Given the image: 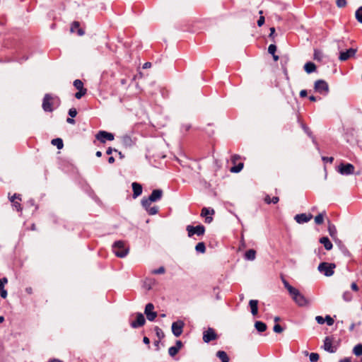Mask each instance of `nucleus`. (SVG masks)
I'll return each mask as SVG.
<instances>
[{
  "label": "nucleus",
  "mask_w": 362,
  "mask_h": 362,
  "mask_svg": "<svg viewBox=\"0 0 362 362\" xmlns=\"http://www.w3.org/2000/svg\"><path fill=\"white\" fill-rule=\"evenodd\" d=\"M143 341L146 344H149V343H150V340H149V339L147 337H144Z\"/></svg>",
  "instance_id": "60"
},
{
  "label": "nucleus",
  "mask_w": 362,
  "mask_h": 362,
  "mask_svg": "<svg viewBox=\"0 0 362 362\" xmlns=\"http://www.w3.org/2000/svg\"><path fill=\"white\" fill-rule=\"evenodd\" d=\"M96 139L100 141L101 143H105L107 140L112 141L114 139V135L112 133L105 132V131H100L95 136Z\"/></svg>",
  "instance_id": "12"
},
{
  "label": "nucleus",
  "mask_w": 362,
  "mask_h": 362,
  "mask_svg": "<svg viewBox=\"0 0 362 362\" xmlns=\"http://www.w3.org/2000/svg\"><path fill=\"white\" fill-rule=\"evenodd\" d=\"M284 287L288 290L292 299L299 306H305L309 304L308 300L297 288L291 286L284 279H282Z\"/></svg>",
  "instance_id": "1"
},
{
  "label": "nucleus",
  "mask_w": 362,
  "mask_h": 362,
  "mask_svg": "<svg viewBox=\"0 0 362 362\" xmlns=\"http://www.w3.org/2000/svg\"><path fill=\"white\" fill-rule=\"evenodd\" d=\"M179 350L178 348L173 346H171L168 349V353L170 356H174L178 353Z\"/></svg>",
  "instance_id": "39"
},
{
  "label": "nucleus",
  "mask_w": 362,
  "mask_h": 362,
  "mask_svg": "<svg viewBox=\"0 0 362 362\" xmlns=\"http://www.w3.org/2000/svg\"><path fill=\"white\" fill-rule=\"evenodd\" d=\"M353 352L357 356H361L362 355V344H358L356 345L353 349Z\"/></svg>",
  "instance_id": "34"
},
{
  "label": "nucleus",
  "mask_w": 362,
  "mask_h": 362,
  "mask_svg": "<svg viewBox=\"0 0 362 362\" xmlns=\"http://www.w3.org/2000/svg\"><path fill=\"white\" fill-rule=\"evenodd\" d=\"M87 92V90L86 89H83V90H79L76 94H75V97L77 98V99H80L81 98L83 95H86Z\"/></svg>",
  "instance_id": "41"
},
{
  "label": "nucleus",
  "mask_w": 362,
  "mask_h": 362,
  "mask_svg": "<svg viewBox=\"0 0 362 362\" xmlns=\"http://www.w3.org/2000/svg\"><path fill=\"white\" fill-rule=\"evenodd\" d=\"M279 199L278 197H273L272 198H271L270 196L267 194L264 197V202L267 204H269L271 203L276 204L279 202Z\"/></svg>",
  "instance_id": "32"
},
{
  "label": "nucleus",
  "mask_w": 362,
  "mask_h": 362,
  "mask_svg": "<svg viewBox=\"0 0 362 362\" xmlns=\"http://www.w3.org/2000/svg\"><path fill=\"white\" fill-rule=\"evenodd\" d=\"M324 349L329 353H334L337 349L332 346V339L327 337L324 340Z\"/></svg>",
  "instance_id": "17"
},
{
  "label": "nucleus",
  "mask_w": 362,
  "mask_h": 362,
  "mask_svg": "<svg viewBox=\"0 0 362 362\" xmlns=\"http://www.w3.org/2000/svg\"><path fill=\"white\" fill-rule=\"evenodd\" d=\"M322 160L324 162H329L330 163H332L334 160V158L333 157H326V156H323L322 157Z\"/></svg>",
  "instance_id": "53"
},
{
  "label": "nucleus",
  "mask_w": 362,
  "mask_h": 362,
  "mask_svg": "<svg viewBox=\"0 0 362 362\" xmlns=\"http://www.w3.org/2000/svg\"><path fill=\"white\" fill-rule=\"evenodd\" d=\"M132 186L133 189V197L136 198L140 196L142 193V186L138 182H133Z\"/></svg>",
  "instance_id": "22"
},
{
  "label": "nucleus",
  "mask_w": 362,
  "mask_h": 362,
  "mask_svg": "<svg viewBox=\"0 0 362 362\" xmlns=\"http://www.w3.org/2000/svg\"><path fill=\"white\" fill-rule=\"evenodd\" d=\"M316 321L318 324L322 325L325 323V318H323L322 316H317L315 317Z\"/></svg>",
  "instance_id": "50"
},
{
  "label": "nucleus",
  "mask_w": 362,
  "mask_h": 362,
  "mask_svg": "<svg viewBox=\"0 0 362 362\" xmlns=\"http://www.w3.org/2000/svg\"><path fill=\"white\" fill-rule=\"evenodd\" d=\"M69 116H71V117H76V115H77V111L75 108H71L69 109Z\"/></svg>",
  "instance_id": "49"
},
{
  "label": "nucleus",
  "mask_w": 362,
  "mask_h": 362,
  "mask_svg": "<svg viewBox=\"0 0 362 362\" xmlns=\"http://www.w3.org/2000/svg\"><path fill=\"white\" fill-rule=\"evenodd\" d=\"M145 318L142 313H136V320L131 322V326L134 328H137L143 326L145 324Z\"/></svg>",
  "instance_id": "15"
},
{
  "label": "nucleus",
  "mask_w": 362,
  "mask_h": 362,
  "mask_svg": "<svg viewBox=\"0 0 362 362\" xmlns=\"http://www.w3.org/2000/svg\"><path fill=\"white\" fill-rule=\"evenodd\" d=\"M313 216L311 214H300L295 216L294 219L298 223H304L311 220Z\"/></svg>",
  "instance_id": "16"
},
{
  "label": "nucleus",
  "mask_w": 362,
  "mask_h": 362,
  "mask_svg": "<svg viewBox=\"0 0 362 362\" xmlns=\"http://www.w3.org/2000/svg\"><path fill=\"white\" fill-rule=\"evenodd\" d=\"M320 243L322 244L327 250H330L332 248V243L327 237H322L320 239Z\"/></svg>",
  "instance_id": "24"
},
{
  "label": "nucleus",
  "mask_w": 362,
  "mask_h": 362,
  "mask_svg": "<svg viewBox=\"0 0 362 362\" xmlns=\"http://www.w3.org/2000/svg\"><path fill=\"white\" fill-rule=\"evenodd\" d=\"M195 250L198 252L204 253L206 251L205 244L202 242L197 244Z\"/></svg>",
  "instance_id": "35"
},
{
  "label": "nucleus",
  "mask_w": 362,
  "mask_h": 362,
  "mask_svg": "<svg viewBox=\"0 0 362 362\" xmlns=\"http://www.w3.org/2000/svg\"><path fill=\"white\" fill-rule=\"evenodd\" d=\"M304 69L308 74H310L316 70V66L314 63L309 62L304 65Z\"/></svg>",
  "instance_id": "26"
},
{
  "label": "nucleus",
  "mask_w": 362,
  "mask_h": 362,
  "mask_svg": "<svg viewBox=\"0 0 362 362\" xmlns=\"http://www.w3.org/2000/svg\"><path fill=\"white\" fill-rule=\"evenodd\" d=\"M355 16L357 21L362 23V6L356 10Z\"/></svg>",
  "instance_id": "37"
},
{
  "label": "nucleus",
  "mask_w": 362,
  "mask_h": 362,
  "mask_svg": "<svg viewBox=\"0 0 362 362\" xmlns=\"http://www.w3.org/2000/svg\"><path fill=\"white\" fill-rule=\"evenodd\" d=\"M8 282V279L6 277H4L0 279V289L4 288L5 284Z\"/></svg>",
  "instance_id": "48"
},
{
  "label": "nucleus",
  "mask_w": 362,
  "mask_h": 362,
  "mask_svg": "<svg viewBox=\"0 0 362 362\" xmlns=\"http://www.w3.org/2000/svg\"><path fill=\"white\" fill-rule=\"evenodd\" d=\"M354 166L351 163H341L338 166V172L341 175H349L354 173Z\"/></svg>",
  "instance_id": "8"
},
{
  "label": "nucleus",
  "mask_w": 362,
  "mask_h": 362,
  "mask_svg": "<svg viewBox=\"0 0 362 362\" xmlns=\"http://www.w3.org/2000/svg\"><path fill=\"white\" fill-rule=\"evenodd\" d=\"M51 143L52 145L56 146L58 149H62L64 146L63 141L59 138L52 139Z\"/></svg>",
  "instance_id": "33"
},
{
  "label": "nucleus",
  "mask_w": 362,
  "mask_h": 362,
  "mask_svg": "<svg viewBox=\"0 0 362 362\" xmlns=\"http://www.w3.org/2000/svg\"><path fill=\"white\" fill-rule=\"evenodd\" d=\"M300 96L301 98L306 97V96H307V90H302L300 92Z\"/></svg>",
  "instance_id": "56"
},
{
  "label": "nucleus",
  "mask_w": 362,
  "mask_h": 362,
  "mask_svg": "<svg viewBox=\"0 0 362 362\" xmlns=\"http://www.w3.org/2000/svg\"><path fill=\"white\" fill-rule=\"evenodd\" d=\"M259 13L260 15H262L263 13V11H259ZM264 23V17L263 16H260L259 20L257 21V25L259 27H261L262 25H263Z\"/></svg>",
  "instance_id": "42"
},
{
  "label": "nucleus",
  "mask_w": 362,
  "mask_h": 362,
  "mask_svg": "<svg viewBox=\"0 0 362 362\" xmlns=\"http://www.w3.org/2000/svg\"><path fill=\"white\" fill-rule=\"evenodd\" d=\"M121 142L125 148L131 147L134 144V141L129 135H124L121 138Z\"/></svg>",
  "instance_id": "20"
},
{
  "label": "nucleus",
  "mask_w": 362,
  "mask_h": 362,
  "mask_svg": "<svg viewBox=\"0 0 362 362\" xmlns=\"http://www.w3.org/2000/svg\"><path fill=\"white\" fill-rule=\"evenodd\" d=\"M154 305L152 303H148L145 307L144 313L149 321H153L157 317V313L153 311Z\"/></svg>",
  "instance_id": "13"
},
{
  "label": "nucleus",
  "mask_w": 362,
  "mask_h": 362,
  "mask_svg": "<svg viewBox=\"0 0 362 362\" xmlns=\"http://www.w3.org/2000/svg\"><path fill=\"white\" fill-rule=\"evenodd\" d=\"M182 346V341H176V344L174 346L178 348V350H180L181 349Z\"/></svg>",
  "instance_id": "55"
},
{
  "label": "nucleus",
  "mask_w": 362,
  "mask_h": 362,
  "mask_svg": "<svg viewBox=\"0 0 362 362\" xmlns=\"http://www.w3.org/2000/svg\"><path fill=\"white\" fill-rule=\"evenodd\" d=\"M151 66V62H146L144 66H143V68L144 69H148V68H150Z\"/></svg>",
  "instance_id": "58"
},
{
  "label": "nucleus",
  "mask_w": 362,
  "mask_h": 362,
  "mask_svg": "<svg viewBox=\"0 0 362 362\" xmlns=\"http://www.w3.org/2000/svg\"><path fill=\"white\" fill-rule=\"evenodd\" d=\"M315 90L320 94L325 95L329 91V86L326 81L318 80L315 83Z\"/></svg>",
  "instance_id": "7"
},
{
  "label": "nucleus",
  "mask_w": 362,
  "mask_h": 362,
  "mask_svg": "<svg viewBox=\"0 0 362 362\" xmlns=\"http://www.w3.org/2000/svg\"><path fill=\"white\" fill-rule=\"evenodd\" d=\"M142 206L146 210L149 215H155L158 212V208L157 206H151V204H145L144 201H141Z\"/></svg>",
  "instance_id": "21"
},
{
  "label": "nucleus",
  "mask_w": 362,
  "mask_h": 362,
  "mask_svg": "<svg viewBox=\"0 0 362 362\" xmlns=\"http://www.w3.org/2000/svg\"><path fill=\"white\" fill-rule=\"evenodd\" d=\"M256 257V251L253 249L248 250L245 254V259L252 261Z\"/></svg>",
  "instance_id": "27"
},
{
  "label": "nucleus",
  "mask_w": 362,
  "mask_h": 362,
  "mask_svg": "<svg viewBox=\"0 0 362 362\" xmlns=\"http://www.w3.org/2000/svg\"><path fill=\"white\" fill-rule=\"evenodd\" d=\"M276 51V46L275 45H270L268 47V52L269 54L274 55Z\"/></svg>",
  "instance_id": "44"
},
{
  "label": "nucleus",
  "mask_w": 362,
  "mask_h": 362,
  "mask_svg": "<svg viewBox=\"0 0 362 362\" xmlns=\"http://www.w3.org/2000/svg\"><path fill=\"white\" fill-rule=\"evenodd\" d=\"M335 267V264L332 263L322 262L318 266V270L326 276H331L334 274Z\"/></svg>",
  "instance_id": "3"
},
{
  "label": "nucleus",
  "mask_w": 362,
  "mask_h": 362,
  "mask_svg": "<svg viewBox=\"0 0 362 362\" xmlns=\"http://www.w3.org/2000/svg\"><path fill=\"white\" fill-rule=\"evenodd\" d=\"M66 122L69 124H74L75 122L74 119L72 118H67Z\"/></svg>",
  "instance_id": "61"
},
{
  "label": "nucleus",
  "mask_w": 362,
  "mask_h": 362,
  "mask_svg": "<svg viewBox=\"0 0 362 362\" xmlns=\"http://www.w3.org/2000/svg\"><path fill=\"white\" fill-rule=\"evenodd\" d=\"M112 151H117V150H116V149H113V148H111V147H109V148L107 149V151H106V153H107V155H110V154H111V153H112Z\"/></svg>",
  "instance_id": "57"
},
{
  "label": "nucleus",
  "mask_w": 362,
  "mask_h": 362,
  "mask_svg": "<svg viewBox=\"0 0 362 362\" xmlns=\"http://www.w3.org/2000/svg\"><path fill=\"white\" fill-rule=\"evenodd\" d=\"M342 298L344 300L349 302L351 300L353 296L349 291H345L342 295Z\"/></svg>",
  "instance_id": "38"
},
{
  "label": "nucleus",
  "mask_w": 362,
  "mask_h": 362,
  "mask_svg": "<svg viewBox=\"0 0 362 362\" xmlns=\"http://www.w3.org/2000/svg\"><path fill=\"white\" fill-rule=\"evenodd\" d=\"M310 361L311 362H317L320 358L319 354L317 353H311L310 354Z\"/></svg>",
  "instance_id": "40"
},
{
  "label": "nucleus",
  "mask_w": 362,
  "mask_h": 362,
  "mask_svg": "<svg viewBox=\"0 0 362 362\" xmlns=\"http://www.w3.org/2000/svg\"><path fill=\"white\" fill-rule=\"evenodd\" d=\"M165 272V269L163 267H159L158 269H154L152 271V274H164Z\"/></svg>",
  "instance_id": "43"
},
{
  "label": "nucleus",
  "mask_w": 362,
  "mask_h": 362,
  "mask_svg": "<svg viewBox=\"0 0 362 362\" xmlns=\"http://www.w3.org/2000/svg\"><path fill=\"white\" fill-rule=\"evenodd\" d=\"M21 195L15 194L13 197L10 198V201L12 202L13 206L17 210V211H21L22 208L21 206V204L18 201H21Z\"/></svg>",
  "instance_id": "19"
},
{
  "label": "nucleus",
  "mask_w": 362,
  "mask_h": 362,
  "mask_svg": "<svg viewBox=\"0 0 362 362\" xmlns=\"http://www.w3.org/2000/svg\"><path fill=\"white\" fill-rule=\"evenodd\" d=\"M328 231L332 238H336L337 231L334 225L332 224L331 223H329Z\"/></svg>",
  "instance_id": "30"
},
{
  "label": "nucleus",
  "mask_w": 362,
  "mask_h": 362,
  "mask_svg": "<svg viewBox=\"0 0 362 362\" xmlns=\"http://www.w3.org/2000/svg\"><path fill=\"white\" fill-rule=\"evenodd\" d=\"M356 51V49L354 48H350L345 51L340 50L339 59L341 62L347 61L355 56Z\"/></svg>",
  "instance_id": "6"
},
{
  "label": "nucleus",
  "mask_w": 362,
  "mask_h": 362,
  "mask_svg": "<svg viewBox=\"0 0 362 362\" xmlns=\"http://www.w3.org/2000/svg\"><path fill=\"white\" fill-rule=\"evenodd\" d=\"M309 100L310 101L315 102V101H316V98L315 96H313V95H311V96L309 97Z\"/></svg>",
  "instance_id": "64"
},
{
  "label": "nucleus",
  "mask_w": 362,
  "mask_h": 362,
  "mask_svg": "<svg viewBox=\"0 0 362 362\" xmlns=\"http://www.w3.org/2000/svg\"><path fill=\"white\" fill-rule=\"evenodd\" d=\"M160 332H161L162 335L163 336V333L162 332L161 329L157 327V328H156V333H157V335H158V337H160Z\"/></svg>",
  "instance_id": "62"
},
{
  "label": "nucleus",
  "mask_w": 362,
  "mask_h": 362,
  "mask_svg": "<svg viewBox=\"0 0 362 362\" xmlns=\"http://www.w3.org/2000/svg\"><path fill=\"white\" fill-rule=\"evenodd\" d=\"M214 214V209H209L208 208L204 207L202 209V210L201 216L202 217H205V222L206 223H210L212 221L213 218L211 216H208V215Z\"/></svg>",
  "instance_id": "18"
},
{
  "label": "nucleus",
  "mask_w": 362,
  "mask_h": 362,
  "mask_svg": "<svg viewBox=\"0 0 362 362\" xmlns=\"http://www.w3.org/2000/svg\"><path fill=\"white\" fill-rule=\"evenodd\" d=\"M274 331L276 332V333H281L283 332V328L282 327L279 325V324H276L274 326Z\"/></svg>",
  "instance_id": "46"
},
{
  "label": "nucleus",
  "mask_w": 362,
  "mask_h": 362,
  "mask_svg": "<svg viewBox=\"0 0 362 362\" xmlns=\"http://www.w3.org/2000/svg\"><path fill=\"white\" fill-rule=\"evenodd\" d=\"M326 215V212L323 211L322 213H320L317 216L315 217V222L317 225H320L324 221V218Z\"/></svg>",
  "instance_id": "31"
},
{
  "label": "nucleus",
  "mask_w": 362,
  "mask_h": 362,
  "mask_svg": "<svg viewBox=\"0 0 362 362\" xmlns=\"http://www.w3.org/2000/svg\"><path fill=\"white\" fill-rule=\"evenodd\" d=\"M336 4L338 7L342 8L346 6V0H337Z\"/></svg>",
  "instance_id": "47"
},
{
  "label": "nucleus",
  "mask_w": 362,
  "mask_h": 362,
  "mask_svg": "<svg viewBox=\"0 0 362 362\" xmlns=\"http://www.w3.org/2000/svg\"><path fill=\"white\" fill-rule=\"evenodd\" d=\"M351 288L354 291H358V286L355 282H353L351 285Z\"/></svg>",
  "instance_id": "54"
},
{
  "label": "nucleus",
  "mask_w": 362,
  "mask_h": 362,
  "mask_svg": "<svg viewBox=\"0 0 362 362\" xmlns=\"http://www.w3.org/2000/svg\"><path fill=\"white\" fill-rule=\"evenodd\" d=\"M255 329L259 332H263L267 329V325L261 321H256L255 323Z\"/></svg>",
  "instance_id": "28"
},
{
  "label": "nucleus",
  "mask_w": 362,
  "mask_h": 362,
  "mask_svg": "<svg viewBox=\"0 0 362 362\" xmlns=\"http://www.w3.org/2000/svg\"><path fill=\"white\" fill-rule=\"evenodd\" d=\"M185 323L182 320H177L172 324V332L173 334L178 337H180L183 331Z\"/></svg>",
  "instance_id": "10"
},
{
  "label": "nucleus",
  "mask_w": 362,
  "mask_h": 362,
  "mask_svg": "<svg viewBox=\"0 0 362 362\" xmlns=\"http://www.w3.org/2000/svg\"><path fill=\"white\" fill-rule=\"evenodd\" d=\"M186 230L189 237H192L194 235L202 236L204 234L205 228L202 225H198L197 226H187Z\"/></svg>",
  "instance_id": "4"
},
{
  "label": "nucleus",
  "mask_w": 362,
  "mask_h": 362,
  "mask_svg": "<svg viewBox=\"0 0 362 362\" xmlns=\"http://www.w3.org/2000/svg\"><path fill=\"white\" fill-rule=\"evenodd\" d=\"M0 296L3 298H6L7 297V291L4 288L0 289Z\"/></svg>",
  "instance_id": "52"
},
{
  "label": "nucleus",
  "mask_w": 362,
  "mask_h": 362,
  "mask_svg": "<svg viewBox=\"0 0 362 362\" xmlns=\"http://www.w3.org/2000/svg\"><path fill=\"white\" fill-rule=\"evenodd\" d=\"M218 335L213 328L209 327L206 331L203 332V341L205 343H209L213 340L216 339Z\"/></svg>",
  "instance_id": "9"
},
{
  "label": "nucleus",
  "mask_w": 362,
  "mask_h": 362,
  "mask_svg": "<svg viewBox=\"0 0 362 362\" xmlns=\"http://www.w3.org/2000/svg\"><path fill=\"white\" fill-rule=\"evenodd\" d=\"M191 128V124H184L182 125V130L185 132H187Z\"/></svg>",
  "instance_id": "51"
},
{
  "label": "nucleus",
  "mask_w": 362,
  "mask_h": 362,
  "mask_svg": "<svg viewBox=\"0 0 362 362\" xmlns=\"http://www.w3.org/2000/svg\"><path fill=\"white\" fill-rule=\"evenodd\" d=\"M115 158L113 156H110L109 158H108V163H110V164H112L115 163Z\"/></svg>",
  "instance_id": "59"
},
{
  "label": "nucleus",
  "mask_w": 362,
  "mask_h": 362,
  "mask_svg": "<svg viewBox=\"0 0 362 362\" xmlns=\"http://www.w3.org/2000/svg\"><path fill=\"white\" fill-rule=\"evenodd\" d=\"M339 362H351V360L349 358H345L342 360H340Z\"/></svg>",
  "instance_id": "63"
},
{
  "label": "nucleus",
  "mask_w": 362,
  "mask_h": 362,
  "mask_svg": "<svg viewBox=\"0 0 362 362\" xmlns=\"http://www.w3.org/2000/svg\"><path fill=\"white\" fill-rule=\"evenodd\" d=\"M71 33L77 32L78 35L81 36L84 34L83 29L80 28V24L78 21H74L71 24Z\"/></svg>",
  "instance_id": "23"
},
{
  "label": "nucleus",
  "mask_w": 362,
  "mask_h": 362,
  "mask_svg": "<svg viewBox=\"0 0 362 362\" xmlns=\"http://www.w3.org/2000/svg\"><path fill=\"white\" fill-rule=\"evenodd\" d=\"M216 356L221 361V362H229V358L224 351H217Z\"/></svg>",
  "instance_id": "29"
},
{
  "label": "nucleus",
  "mask_w": 362,
  "mask_h": 362,
  "mask_svg": "<svg viewBox=\"0 0 362 362\" xmlns=\"http://www.w3.org/2000/svg\"><path fill=\"white\" fill-rule=\"evenodd\" d=\"M112 250L117 257H124L128 253L129 247L127 246L125 242L118 240L113 244Z\"/></svg>",
  "instance_id": "2"
},
{
  "label": "nucleus",
  "mask_w": 362,
  "mask_h": 362,
  "mask_svg": "<svg viewBox=\"0 0 362 362\" xmlns=\"http://www.w3.org/2000/svg\"><path fill=\"white\" fill-rule=\"evenodd\" d=\"M325 322H327V325L332 326L334 321L332 317H331L329 315H327L325 318Z\"/></svg>",
  "instance_id": "45"
},
{
  "label": "nucleus",
  "mask_w": 362,
  "mask_h": 362,
  "mask_svg": "<svg viewBox=\"0 0 362 362\" xmlns=\"http://www.w3.org/2000/svg\"><path fill=\"white\" fill-rule=\"evenodd\" d=\"M52 100V97L49 94H46L45 95L42 102V108L45 112L53 111Z\"/></svg>",
  "instance_id": "14"
},
{
  "label": "nucleus",
  "mask_w": 362,
  "mask_h": 362,
  "mask_svg": "<svg viewBox=\"0 0 362 362\" xmlns=\"http://www.w3.org/2000/svg\"><path fill=\"white\" fill-rule=\"evenodd\" d=\"M240 157L238 155H233V156H232V157H231V162L233 163L234 166H233L230 168V172H232V173H239V172H240L242 170V169L243 168V166H244L243 163L240 162V163H238V165L236 164L237 161L238 160H240Z\"/></svg>",
  "instance_id": "11"
},
{
  "label": "nucleus",
  "mask_w": 362,
  "mask_h": 362,
  "mask_svg": "<svg viewBox=\"0 0 362 362\" xmlns=\"http://www.w3.org/2000/svg\"><path fill=\"white\" fill-rule=\"evenodd\" d=\"M74 87L77 89V90H83V89H85L83 88V82L79 80V79H76L74 81Z\"/></svg>",
  "instance_id": "36"
},
{
  "label": "nucleus",
  "mask_w": 362,
  "mask_h": 362,
  "mask_svg": "<svg viewBox=\"0 0 362 362\" xmlns=\"http://www.w3.org/2000/svg\"><path fill=\"white\" fill-rule=\"evenodd\" d=\"M162 197L163 191L161 189H153L148 198H144L141 201H144V204L146 205L160 200Z\"/></svg>",
  "instance_id": "5"
},
{
  "label": "nucleus",
  "mask_w": 362,
  "mask_h": 362,
  "mask_svg": "<svg viewBox=\"0 0 362 362\" xmlns=\"http://www.w3.org/2000/svg\"><path fill=\"white\" fill-rule=\"evenodd\" d=\"M249 305L250 307L252 314L253 315H256L258 313V300H250L249 302Z\"/></svg>",
  "instance_id": "25"
}]
</instances>
